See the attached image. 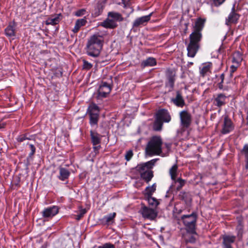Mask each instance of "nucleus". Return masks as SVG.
Here are the masks:
<instances>
[{"mask_svg": "<svg viewBox=\"0 0 248 248\" xmlns=\"http://www.w3.org/2000/svg\"><path fill=\"white\" fill-rule=\"evenodd\" d=\"M231 244H232L224 243V242H223V248H232L231 246Z\"/></svg>", "mask_w": 248, "mask_h": 248, "instance_id": "45", "label": "nucleus"}, {"mask_svg": "<svg viewBox=\"0 0 248 248\" xmlns=\"http://www.w3.org/2000/svg\"><path fill=\"white\" fill-rule=\"evenodd\" d=\"M223 238V242H224V243L232 244L235 241V237L232 235H225Z\"/></svg>", "mask_w": 248, "mask_h": 248, "instance_id": "35", "label": "nucleus"}, {"mask_svg": "<svg viewBox=\"0 0 248 248\" xmlns=\"http://www.w3.org/2000/svg\"><path fill=\"white\" fill-rule=\"evenodd\" d=\"M198 235L196 232L195 229L194 232H187V242L194 243L196 242Z\"/></svg>", "mask_w": 248, "mask_h": 248, "instance_id": "25", "label": "nucleus"}, {"mask_svg": "<svg viewBox=\"0 0 248 248\" xmlns=\"http://www.w3.org/2000/svg\"><path fill=\"white\" fill-rule=\"evenodd\" d=\"M97 248H115L114 245L109 243H107L101 246H99Z\"/></svg>", "mask_w": 248, "mask_h": 248, "instance_id": "39", "label": "nucleus"}, {"mask_svg": "<svg viewBox=\"0 0 248 248\" xmlns=\"http://www.w3.org/2000/svg\"><path fill=\"white\" fill-rule=\"evenodd\" d=\"M247 119L248 123V112H247Z\"/></svg>", "mask_w": 248, "mask_h": 248, "instance_id": "57", "label": "nucleus"}, {"mask_svg": "<svg viewBox=\"0 0 248 248\" xmlns=\"http://www.w3.org/2000/svg\"><path fill=\"white\" fill-rule=\"evenodd\" d=\"M141 213L143 217L150 220L154 219L157 215L156 211L153 209L144 206L141 209Z\"/></svg>", "mask_w": 248, "mask_h": 248, "instance_id": "9", "label": "nucleus"}, {"mask_svg": "<svg viewBox=\"0 0 248 248\" xmlns=\"http://www.w3.org/2000/svg\"><path fill=\"white\" fill-rule=\"evenodd\" d=\"M153 13H151L147 16H143L137 18L133 23V27H138L140 26L145 25L150 20Z\"/></svg>", "mask_w": 248, "mask_h": 248, "instance_id": "12", "label": "nucleus"}, {"mask_svg": "<svg viewBox=\"0 0 248 248\" xmlns=\"http://www.w3.org/2000/svg\"><path fill=\"white\" fill-rule=\"evenodd\" d=\"M162 122L169 123L171 120V117L168 111L165 109L159 110L155 115Z\"/></svg>", "mask_w": 248, "mask_h": 248, "instance_id": "14", "label": "nucleus"}, {"mask_svg": "<svg viewBox=\"0 0 248 248\" xmlns=\"http://www.w3.org/2000/svg\"><path fill=\"white\" fill-rule=\"evenodd\" d=\"M222 84H223V83H221V81L218 83V87L220 89H222L223 88Z\"/></svg>", "mask_w": 248, "mask_h": 248, "instance_id": "52", "label": "nucleus"}, {"mask_svg": "<svg viewBox=\"0 0 248 248\" xmlns=\"http://www.w3.org/2000/svg\"><path fill=\"white\" fill-rule=\"evenodd\" d=\"M186 117H187V126L188 125V124H189L190 121V116L187 113Z\"/></svg>", "mask_w": 248, "mask_h": 248, "instance_id": "48", "label": "nucleus"}, {"mask_svg": "<svg viewBox=\"0 0 248 248\" xmlns=\"http://www.w3.org/2000/svg\"><path fill=\"white\" fill-rule=\"evenodd\" d=\"M116 216L115 213H110L103 217V221L106 224H110L113 222V220Z\"/></svg>", "mask_w": 248, "mask_h": 248, "instance_id": "28", "label": "nucleus"}, {"mask_svg": "<svg viewBox=\"0 0 248 248\" xmlns=\"http://www.w3.org/2000/svg\"><path fill=\"white\" fill-rule=\"evenodd\" d=\"M238 66V65H237V64H236V65H232L231 66V72L232 73H233L234 71H236V70L237 69Z\"/></svg>", "mask_w": 248, "mask_h": 248, "instance_id": "44", "label": "nucleus"}, {"mask_svg": "<svg viewBox=\"0 0 248 248\" xmlns=\"http://www.w3.org/2000/svg\"><path fill=\"white\" fill-rule=\"evenodd\" d=\"M61 14L55 15L50 17L46 20V24L47 25H56L60 21Z\"/></svg>", "mask_w": 248, "mask_h": 248, "instance_id": "22", "label": "nucleus"}, {"mask_svg": "<svg viewBox=\"0 0 248 248\" xmlns=\"http://www.w3.org/2000/svg\"><path fill=\"white\" fill-rule=\"evenodd\" d=\"M234 129V125L228 116L225 115L221 125V133L227 134L232 132Z\"/></svg>", "mask_w": 248, "mask_h": 248, "instance_id": "6", "label": "nucleus"}, {"mask_svg": "<svg viewBox=\"0 0 248 248\" xmlns=\"http://www.w3.org/2000/svg\"><path fill=\"white\" fill-rule=\"evenodd\" d=\"M4 126H5L4 123L0 120V129L3 128L4 127Z\"/></svg>", "mask_w": 248, "mask_h": 248, "instance_id": "49", "label": "nucleus"}, {"mask_svg": "<svg viewBox=\"0 0 248 248\" xmlns=\"http://www.w3.org/2000/svg\"><path fill=\"white\" fill-rule=\"evenodd\" d=\"M193 64V62H188V64H187V65H192Z\"/></svg>", "mask_w": 248, "mask_h": 248, "instance_id": "55", "label": "nucleus"}, {"mask_svg": "<svg viewBox=\"0 0 248 248\" xmlns=\"http://www.w3.org/2000/svg\"><path fill=\"white\" fill-rule=\"evenodd\" d=\"M91 136L93 145L94 146L93 149L95 154H96L100 148L99 143L101 141V136L96 132L92 131H91Z\"/></svg>", "mask_w": 248, "mask_h": 248, "instance_id": "10", "label": "nucleus"}, {"mask_svg": "<svg viewBox=\"0 0 248 248\" xmlns=\"http://www.w3.org/2000/svg\"><path fill=\"white\" fill-rule=\"evenodd\" d=\"M85 213L86 211L85 209L81 210L80 213L77 216V219L79 220Z\"/></svg>", "mask_w": 248, "mask_h": 248, "instance_id": "42", "label": "nucleus"}, {"mask_svg": "<svg viewBox=\"0 0 248 248\" xmlns=\"http://www.w3.org/2000/svg\"><path fill=\"white\" fill-rule=\"evenodd\" d=\"M227 96L224 93H218L214 96V104L217 107H221L225 105Z\"/></svg>", "mask_w": 248, "mask_h": 248, "instance_id": "13", "label": "nucleus"}, {"mask_svg": "<svg viewBox=\"0 0 248 248\" xmlns=\"http://www.w3.org/2000/svg\"><path fill=\"white\" fill-rule=\"evenodd\" d=\"M108 16L109 17L111 18L112 19H114V21L115 22L117 21H121L123 19L121 15L118 13L109 12Z\"/></svg>", "mask_w": 248, "mask_h": 248, "instance_id": "30", "label": "nucleus"}, {"mask_svg": "<svg viewBox=\"0 0 248 248\" xmlns=\"http://www.w3.org/2000/svg\"><path fill=\"white\" fill-rule=\"evenodd\" d=\"M110 86L106 82H103L99 86L97 92V97L98 99H102L106 97L107 95L111 91Z\"/></svg>", "mask_w": 248, "mask_h": 248, "instance_id": "8", "label": "nucleus"}, {"mask_svg": "<svg viewBox=\"0 0 248 248\" xmlns=\"http://www.w3.org/2000/svg\"><path fill=\"white\" fill-rule=\"evenodd\" d=\"M104 33L96 32L91 35L87 43V53L93 57L99 56L102 49L104 41Z\"/></svg>", "mask_w": 248, "mask_h": 248, "instance_id": "2", "label": "nucleus"}, {"mask_svg": "<svg viewBox=\"0 0 248 248\" xmlns=\"http://www.w3.org/2000/svg\"><path fill=\"white\" fill-rule=\"evenodd\" d=\"M101 26L106 28H114L116 26V23L109 17L101 23Z\"/></svg>", "mask_w": 248, "mask_h": 248, "instance_id": "19", "label": "nucleus"}, {"mask_svg": "<svg viewBox=\"0 0 248 248\" xmlns=\"http://www.w3.org/2000/svg\"><path fill=\"white\" fill-rule=\"evenodd\" d=\"M90 124L92 126H96L97 124L99 115H90Z\"/></svg>", "mask_w": 248, "mask_h": 248, "instance_id": "34", "label": "nucleus"}, {"mask_svg": "<svg viewBox=\"0 0 248 248\" xmlns=\"http://www.w3.org/2000/svg\"><path fill=\"white\" fill-rule=\"evenodd\" d=\"M180 125L177 130V136L181 138L184 135L186 130V110H184L180 113Z\"/></svg>", "mask_w": 248, "mask_h": 248, "instance_id": "7", "label": "nucleus"}, {"mask_svg": "<svg viewBox=\"0 0 248 248\" xmlns=\"http://www.w3.org/2000/svg\"><path fill=\"white\" fill-rule=\"evenodd\" d=\"M156 64V60L153 57H149L141 62V66L143 67L147 66H154Z\"/></svg>", "mask_w": 248, "mask_h": 248, "instance_id": "24", "label": "nucleus"}, {"mask_svg": "<svg viewBox=\"0 0 248 248\" xmlns=\"http://www.w3.org/2000/svg\"><path fill=\"white\" fill-rule=\"evenodd\" d=\"M225 0H214V3L216 6H219L221 5Z\"/></svg>", "mask_w": 248, "mask_h": 248, "instance_id": "43", "label": "nucleus"}, {"mask_svg": "<svg viewBox=\"0 0 248 248\" xmlns=\"http://www.w3.org/2000/svg\"><path fill=\"white\" fill-rule=\"evenodd\" d=\"M239 16L234 12V7H232V12L226 20V24L229 26L232 23H235L239 19Z\"/></svg>", "mask_w": 248, "mask_h": 248, "instance_id": "15", "label": "nucleus"}, {"mask_svg": "<svg viewBox=\"0 0 248 248\" xmlns=\"http://www.w3.org/2000/svg\"><path fill=\"white\" fill-rule=\"evenodd\" d=\"M83 67L84 69L89 70L91 69L93 66L92 64L85 60H83Z\"/></svg>", "mask_w": 248, "mask_h": 248, "instance_id": "37", "label": "nucleus"}, {"mask_svg": "<svg viewBox=\"0 0 248 248\" xmlns=\"http://www.w3.org/2000/svg\"><path fill=\"white\" fill-rule=\"evenodd\" d=\"M205 20L198 18L192 24L193 31L189 35V43L187 45V56L194 57L199 47L202 38V31L204 27Z\"/></svg>", "mask_w": 248, "mask_h": 248, "instance_id": "1", "label": "nucleus"}, {"mask_svg": "<svg viewBox=\"0 0 248 248\" xmlns=\"http://www.w3.org/2000/svg\"><path fill=\"white\" fill-rule=\"evenodd\" d=\"M189 76L190 77V78H191L192 80H193V79L194 78V76L193 73H191V75H189Z\"/></svg>", "mask_w": 248, "mask_h": 248, "instance_id": "54", "label": "nucleus"}, {"mask_svg": "<svg viewBox=\"0 0 248 248\" xmlns=\"http://www.w3.org/2000/svg\"><path fill=\"white\" fill-rule=\"evenodd\" d=\"M186 218V215H183V216L182 217H181L182 220H183V222H184V223H185V218Z\"/></svg>", "mask_w": 248, "mask_h": 248, "instance_id": "53", "label": "nucleus"}, {"mask_svg": "<svg viewBox=\"0 0 248 248\" xmlns=\"http://www.w3.org/2000/svg\"><path fill=\"white\" fill-rule=\"evenodd\" d=\"M169 173L172 181L178 178V167L176 164L173 165L170 168L169 170Z\"/></svg>", "mask_w": 248, "mask_h": 248, "instance_id": "23", "label": "nucleus"}, {"mask_svg": "<svg viewBox=\"0 0 248 248\" xmlns=\"http://www.w3.org/2000/svg\"><path fill=\"white\" fill-rule=\"evenodd\" d=\"M16 27L15 22L10 23L5 29V35L9 37H15Z\"/></svg>", "mask_w": 248, "mask_h": 248, "instance_id": "16", "label": "nucleus"}, {"mask_svg": "<svg viewBox=\"0 0 248 248\" xmlns=\"http://www.w3.org/2000/svg\"><path fill=\"white\" fill-rule=\"evenodd\" d=\"M171 101L178 107H182L185 104L184 100H183L181 94L179 92L177 93L176 97L175 98H172Z\"/></svg>", "mask_w": 248, "mask_h": 248, "instance_id": "21", "label": "nucleus"}, {"mask_svg": "<svg viewBox=\"0 0 248 248\" xmlns=\"http://www.w3.org/2000/svg\"><path fill=\"white\" fill-rule=\"evenodd\" d=\"M88 111L90 115L94 114L99 115V109L98 106L95 104H91L88 108Z\"/></svg>", "mask_w": 248, "mask_h": 248, "instance_id": "26", "label": "nucleus"}, {"mask_svg": "<svg viewBox=\"0 0 248 248\" xmlns=\"http://www.w3.org/2000/svg\"><path fill=\"white\" fill-rule=\"evenodd\" d=\"M149 204L154 207H156L159 204L158 201L155 198L152 196H148L146 197Z\"/></svg>", "mask_w": 248, "mask_h": 248, "instance_id": "33", "label": "nucleus"}, {"mask_svg": "<svg viewBox=\"0 0 248 248\" xmlns=\"http://www.w3.org/2000/svg\"><path fill=\"white\" fill-rule=\"evenodd\" d=\"M220 78L221 79V83H223V81H224V74H222L220 76Z\"/></svg>", "mask_w": 248, "mask_h": 248, "instance_id": "50", "label": "nucleus"}, {"mask_svg": "<svg viewBox=\"0 0 248 248\" xmlns=\"http://www.w3.org/2000/svg\"><path fill=\"white\" fill-rule=\"evenodd\" d=\"M198 215L196 212L193 211L187 214V232H194L196 228Z\"/></svg>", "mask_w": 248, "mask_h": 248, "instance_id": "5", "label": "nucleus"}, {"mask_svg": "<svg viewBox=\"0 0 248 248\" xmlns=\"http://www.w3.org/2000/svg\"><path fill=\"white\" fill-rule=\"evenodd\" d=\"M212 63L210 62L205 63L200 70L201 74L203 77L210 72Z\"/></svg>", "mask_w": 248, "mask_h": 248, "instance_id": "27", "label": "nucleus"}, {"mask_svg": "<svg viewBox=\"0 0 248 248\" xmlns=\"http://www.w3.org/2000/svg\"><path fill=\"white\" fill-rule=\"evenodd\" d=\"M173 183L170 186V188H176L177 190H179L182 186L185 185V181L179 178L176 179L175 180H173Z\"/></svg>", "mask_w": 248, "mask_h": 248, "instance_id": "18", "label": "nucleus"}, {"mask_svg": "<svg viewBox=\"0 0 248 248\" xmlns=\"http://www.w3.org/2000/svg\"><path fill=\"white\" fill-rule=\"evenodd\" d=\"M162 141L160 137H153L146 147V154L149 156L160 155L162 152Z\"/></svg>", "mask_w": 248, "mask_h": 248, "instance_id": "4", "label": "nucleus"}, {"mask_svg": "<svg viewBox=\"0 0 248 248\" xmlns=\"http://www.w3.org/2000/svg\"><path fill=\"white\" fill-rule=\"evenodd\" d=\"M17 140L21 142V141H23L25 140V138L22 136L21 137H19Z\"/></svg>", "mask_w": 248, "mask_h": 248, "instance_id": "51", "label": "nucleus"}, {"mask_svg": "<svg viewBox=\"0 0 248 248\" xmlns=\"http://www.w3.org/2000/svg\"><path fill=\"white\" fill-rule=\"evenodd\" d=\"M179 196H180V197H182V198L184 200H185V197H184V196H181V195L180 194V195H179Z\"/></svg>", "mask_w": 248, "mask_h": 248, "instance_id": "56", "label": "nucleus"}, {"mask_svg": "<svg viewBox=\"0 0 248 248\" xmlns=\"http://www.w3.org/2000/svg\"><path fill=\"white\" fill-rule=\"evenodd\" d=\"M59 208L56 206H52L44 210L43 217L46 218H51L58 214Z\"/></svg>", "mask_w": 248, "mask_h": 248, "instance_id": "11", "label": "nucleus"}, {"mask_svg": "<svg viewBox=\"0 0 248 248\" xmlns=\"http://www.w3.org/2000/svg\"><path fill=\"white\" fill-rule=\"evenodd\" d=\"M30 147L31 148V154H33L35 153V148L32 144H30Z\"/></svg>", "mask_w": 248, "mask_h": 248, "instance_id": "47", "label": "nucleus"}, {"mask_svg": "<svg viewBox=\"0 0 248 248\" xmlns=\"http://www.w3.org/2000/svg\"><path fill=\"white\" fill-rule=\"evenodd\" d=\"M163 122L155 116V120L153 128L155 131H160L162 129Z\"/></svg>", "mask_w": 248, "mask_h": 248, "instance_id": "29", "label": "nucleus"}, {"mask_svg": "<svg viewBox=\"0 0 248 248\" xmlns=\"http://www.w3.org/2000/svg\"><path fill=\"white\" fill-rule=\"evenodd\" d=\"M70 174V171L67 169L62 167H60L59 175H58V178L60 180L63 181L68 178Z\"/></svg>", "mask_w": 248, "mask_h": 248, "instance_id": "17", "label": "nucleus"}, {"mask_svg": "<svg viewBox=\"0 0 248 248\" xmlns=\"http://www.w3.org/2000/svg\"><path fill=\"white\" fill-rule=\"evenodd\" d=\"M133 154L132 150L127 151L125 155V159L127 161H129L133 156Z\"/></svg>", "mask_w": 248, "mask_h": 248, "instance_id": "38", "label": "nucleus"}, {"mask_svg": "<svg viewBox=\"0 0 248 248\" xmlns=\"http://www.w3.org/2000/svg\"><path fill=\"white\" fill-rule=\"evenodd\" d=\"M242 61V55L240 52H237L234 54L233 59H232V62L237 64V65L241 63Z\"/></svg>", "mask_w": 248, "mask_h": 248, "instance_id": "31", "label": "nucleus"}, {"mask_svg": "<svg viewBox=\"0 0 248 248\" xmlns=\"http://www.w3.org/2000/svg\"><path fill=\"white\" fill-rule=\"evenodd\" d=\"M41 248H46L45 246H42Z\"/></svg>", "mask_w": 248, "mask_h": 248, "instance_id": "58", "label": "nucleus"}, {"mask_svg": "<svg viewBox=\"0 0 248 248\" xmlns=\"http://www.w3.org/2000/svg\"><path fill=\"white\" fill-rule=\"evenodd\" d=\"M87 22L85 18H81L78 19L75 23L74 28L72 29V31L74 33H77L78 31L80 28L84 26Z\"/></svg>", "mask_w": 248, "mask_h": 248, "instance_id": "20", "label": "nucleus"}, {"mask_svg": "<svg viewBox=\"0 0 248 248\" xmlns=\"http://www.w3.org/2000/svg\"><path fill=\"white\" fill-rule=\"evenodd\" d=\"M174 82V78L172 77H170L169 79V82L170 86H172Z\"/></svg>", "mask_w": 248, "mask_h": 248, "instance_id": "46", "label": "nucleus"}, {"mask_svg": "<svg viewBox=\"0 0 248 248\" xmlns=\"http://www.w3.org/2000/svg\"><path fill=\"white\" fill-rule=\"evenodd\" d=\"M158 159H154L144 163L140 164L136 168L140 173L141 177L147 182H149L153 176L151 169L155 165Z\"/></svg>", "mask_w": 248, "mask_h": 248, "instance_id": "3", "label": "nucleus"}, {"mask_svg": "<svg viewBox=\"0 0 248 248\" xmlns=\"http://www.w3.org/2000/svg\"><path fill=\"white\" fill-rule=\"evenodd\" d=\"M156 185L154 184L152 186H149L145 189V194L148 196H152L153 193L155 191Z\"/></svg>", "mask_w": 248, "mask_h": 248, "instance_id": "32", "label": "nucleus"}, {"mask_svg": "<svg viewBox=\"0 0 248 248\" xmlns=\"http://www.w3.org/2000/svg\"><path fill=\"white\" fill-rule=\"evenodd\" d=\"M85 12H86V11L85 9H80V10L77 11L75 13V15L77 16H81L84 15L85 14Z\"/></svg>", "mask_w": 248, "mask_h": 248, "instance_id": "40", "label": "nucleus"}, {"mask_svg": "<svg viewBox=\"0 0 248 248\" xmlns=\"http://www.w3.org/2000/svg\"><path fill=\"white\" fill-rule=\"evenodd\" d=\"M102 8H98L97 9H95V12L94 13V15L95 16H98L102 12Z\"/></svg>", "mask_w": 248, "mask_h": 248, "instance_id": "41", "label": "nucleus"}, {"mask_svg": "<svg viewBox=\"0 0 248 248\" xmlns=\"http://www.w3.org/2000/svg\"><path fill=\"white\" fill-rule=\"evenodd\" d=\"M243 152L246 158V168L248 169V144H246L244 146Z\"/></svg>", "mask_w": 248, "mask_h": 248, "instance_id": "36", "label": "nucleus"}]
</instances>
